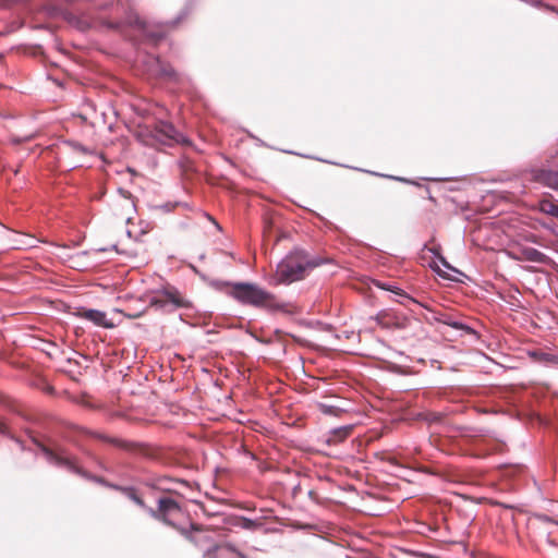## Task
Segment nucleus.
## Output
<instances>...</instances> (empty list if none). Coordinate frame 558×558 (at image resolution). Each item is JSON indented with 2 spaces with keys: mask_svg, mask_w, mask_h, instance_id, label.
<instances>
[{
  "mask_svg": "<svg viewBox=\"0 0 558 558\" xmlns=\"http://www.w3.org/2000/svg\"><path fill=\"white\" fill-rule=\"evenodd\" d=\"M99 438L101 440H105L118 448H121L125 451H135L137 450L140 447H141V444L138 442H134V441H130V440H125V439H121V438H113V437H109V436H99Z\"/></svg>",
  "mask_w": 558,
  "mask_h": 558,
  "instance_id": "obj_14",
  "label": "nucleus"
},
{
  "mask_svg": "<svg viewBox=\"0 0 558 558\" xmlns=\"http://www.w3.org/2000/svg\"><path fill=\"white\" fill-rule=\"evenodd\" d=\"M12 239H10V248L13 250H29L36 247L41 240L36 239L29 234L14 233L11 232Z\"/></svg>",
  "mask_w": 558,
  "mask_h": 558,
  "instance_id": "obj_10",
  "label": "nucleus"
},
{
  "mask_svg": "<svg viewBox=\"0 0 558 558\" xmlns=\"http://www.w3.org/2000/svg\"><path fill=\"white\" fill-rule=\"evenodd\" d=\"M432 269L440 277L442 278H447L446 277V274L444 271L440 270V268L438 266H433L430 265Z\"/></svg>",
  "mask_w": 558,
  "mask_h": 558,
  "instance_id": "obj_30",
  "label": "nucleus"
},
{
  "mask_svg": "<svg viewBox=\"0 0 558 558\" xmlns=\"http://www.w3.org/2000/svg\"><path fill=\"white\" fill-rule=\"evenodd\" d=\"M521 253H522L524 260H527V262L544 264L548 259L546 254H544L543 252H541L534 247H523Z\"/></svg>",
  "mask_w": 558,
  "mask_h": 558,
  "instance_id": "obj_16",
  "label": "nucleus"
},
{
  "mask_svg": "<svg viewBox=\"0 0 558 558\" xmlns=\"http://www.w3.org/2000/svg\"><path fill=\"white\" fill-rule=\"evenodd\" d=\"M424 250L432 253L437 259H439L440 254V247H428L427 245H424Z\"/></svg>",
  "mask_w": 558,
  "mask_h": 558,
  "instance_id": "obj_27",
  "label": "nucleus"
},
{
  "mask_svg": "<svg viewBox=\"0 0 558 558\" xmlns=\"http://www.w3.org/2000/svg\"><path fill=\"white\" fill-rule=\"evenodd\" d=\"M110 488L121 492L126 498L131 499L138 507L147 511L149 507L146 506L144 500L138 496L137 490L132 486H120V485H110Z\"/></svg>",
  "mask_w": 558,
  "mask_h": 558,
  "instance_id": "obj_12",
  "label": "nucleus"
},
{
  "mask_svg": "<svg viewBox=\"0 0 558 558\" xmlns=\"http://www.w3.org/2000/svg\"><path fill=\"white\" fill-rule=\"evenodd\" d=\"M181 508L174 499L163 497L158 499V509L155 510L149 507V509H147V513L151 518L159 520L165 524L172 525V522L168 519V515L173 512H179Z\"/></svg>",
  "mask_w": 558,
  "mask_h": 558,
  "instance_id": "obj_8",
  "label": "nucleus"
},
{
  "mask_svg": "<svg viewBox=\"0 0 558 558\" xmlns=\"http://www.w3.org/2000/svg\"><path fill=\"white\" fill-rule=\"evenodd\" d=\"M531 356L542 362H549L554 360V356L551 354L545 352H531Z\"/></svg>",
  "mask_w": 558,
  "mask_h": 558,
  "instance_id": "obj_24",
  "label": "nucleus"
},
{
  "mask_svg": "<svg viewBox=\"0 0 558 558\" xmlns=\"http://www.w3.org/2000/svg\"><path fill=\"white\" fill-rule=\"evenodd\" d=\"M33 441L38 447V449L43 452L46 460L50 464L56 465V466L65 468L72 473H75L86 480L99 483L104 486L110 487V485H112L111 483H108L105 478L97 476V475H93V474L88 473L87 471L76 466L74 461L65 454L64 449L58 448V449L53 450L36 439H33Z\"/></svg>",
  "mask_w": 558,
  "mask_h": 558,
  "instance_id": "obj_3",
  "label": "nucleus"
},
{
  "mask_svg": "<svg viewBox=\"0 0 558 558\" xmlns=\"http://www.w3.org/2000/svg\"><path fill=\"white\" fill-rule=\"evenodd\" d=\"M183 19V14H180L175 20H172V21H169V22H166L165 25L166 26H171V27H174L175 25L179 24V22Z\"/></svg>",
  "mask_w": 558,
  "mask_h": 558,
  "instance_id": "obj_28",
  "label": "nucleus"
},
{
  "mask_svg": "<svg viewBox=\"0 0 558 558\" xmlns=\"http://www.w3.org/2000/svg\"><path fill=\"white\" fill-rule=\"evenodd\" d=\"M126 23L134 25L137 28L143 41L147 44L157 45L165 38L166 34L163 25H158L156 29H153L148 23H146L135 13L128 14Z\"/></svg>",
  "mask_w": 558,
  "mask_h": 558,
  "instance_id": "obj_6",
  "label": "nucleus"
},
{
  "mask_svg": "<svg viewBox=\"0 0 558 558\" xmlns=\"http://www.w3.org/2000/svg\"><path fill=\"white\" fill-rule=\"evenodd\" d=\"M355 169L359 170V168H355ZM360 171H365V172H368V173L374 174V175L384 177V178L392 179V180H396V181L418 185V183H416L414 181H410V180H408L405 178H401V177L387 175V174H381V173H377V172H373V171H366V170H363V169H360Z\"/></svg>",
  "mask_w": 558,
  "mask_h": 558,
  "instance_id": "obj_21",
  "label": "nucleus"
},
{
  "mask_svg": "<svg viewBox=\"0 0 558 558\" xmlns=\"http://www.w3.org/2000/svg\"><path fill=\"white\" fill-rule=\"evenodd\" d=\"M82 316L89 322H93L96 326L112 327V324H108L105 312L94 308L83 310Z\"/></svg>",
  "mask_w": 558,
  "mask_h": 558,
  "instance_id": "obj_13",
  "label": "nucleus"
},
{
  "mask_svg": "<svg viewBox=\"0 0 558 558\" xmlns=\"http://www.w3.org/2000/svg\"><path fill=\"white\" fill-rule=\"evenodd\" d=\"M539 179L545 185L558 192V171L543 170Z\"/></svg>",
  "mask_w": 558,
  "mask_h": 558,
  "instance_id": "obj_17",
  "label": "nucleus"
},
{
  "mask_svg": "<svg viewBox=\"0 0 558 558\" xmlns=\"http://www.w3.org/2000/svg\"><path fill=\"white\" fill-rule=\"evenodd\" d=\"M379 287H380L381 289H384V290L393 291V290L391 289V287H390V286H388V284H381V286H379Z\"/></svg>",
  "mask_w": 558,
  "mask_h": 558,
  "instance_id": "obj_32",
  "label": "nucleus"
},
{
  "mask_svg": "<svg viewBox=\"0 0 558 558\" xmlns=\"http://www.w3.org/2000/svg\"><path fill=\"white\" fill-rule=\"evenodd\" d=\"M145 63L148 65V71L158 77H165L170 81H178L179 76L174 69L158 56L147 54Z\"/></svg>",
  "mask_w": 558,
  "mask_h": 558,
  "instance_id": "obj_7",
  "label": "nucleus"
},
{
  "mask_svg": "<svg viewBox=\"0 0 558 558\" xmlns=\"http://www.w3.org/2000/svg\"><path fill=\"white\" fill-rule=\"evenodd\" d=\"M538 209L541 213L553 216L558 219V205L549 199H542L538 203Z\"/></svg>",
  "mask_w": 558,
  "mask_h": 558,
  "instance_id": "obj_19",
  "label": "nucleus"
},
{
  "mask_svg": "<svg viewBox=\"0 0 558 558\" xmlns=\"http://www.w3.org/2000/svg\"><path fill=\"white\" fill-rule=\"evenodd\" d=\"M148 140L145 142L147 145L161 144L165 146H172L174 144H184L189 141L180 133L173 124L167 121H157L150 130H147Z\"/></svg>",
  "mask_w": 558,
  "mask_h": 558,
  "instance_id": "obj_4",
  "label": "nucleus"
},
{
  "mask_svg": "<svg viewBox=\"0 0 558 558\" xmlns=\"http://www.w3.org/2000/svg\"><path fill=\"white\" fill-rule=\"evenodd\" d=\"M110 27H118V24H110Z\"/></svg>",
  "mask_w": 558,
  "mask_h": 558,
  "instance_id": "obj_36",
  "label": "nucleus"
},
{
  "mask_svg": "<svg viewBox=\"0 0 558 558\" xmlns=\"http://www.w3.org/2000/svg\"><path fill=\"white\" fill-rule=\"evenodd\" d=\"M66 145H69L74 151H78L84 155L90 153V150L87 147H85L84 145H82L81 143H78L76 141H68Z\"/></svg>",
  "mask_w": 558,
  "mask_h": 558,
  "instance_id": "obj_23",
  "label": "nucleus"
},
{
  "mask_svg": "<svg viewBox=\"0 0 558 558\" xmlns=\"http://www.w3.org/2000/svg\"><path fill=\"white\" fill-rule=\"evenodd\" d=\"M430 315L426 316L425 319L427 323L432 324L434 322L441 323L447 325L456 330L463 331L468 335L476 336V331L469 325L454 319L451 315L445 313H436L435 311H429Z\"/></svg>",
  "mask_w": 558,
  "mask_h": 558,
  "instance_id": "obj_9",
  "label": "nucleus"
},
{
  "mask_svg": "<svg viewBox=\"0 0 558 558\" xmlns=\"http://www.w3.org/2000/svg\"><path fill=\"white\" fill-rule=\"evenodd\" d=\"M174 484L185 485L186 482L184 480H175L169 476H159L153 480H149L146 485L153 489H158L161 492L172 493L174 490Z\"/></svg>",
  "mask_w": 558,
  "mask_h": 558,
  "instance_id": "obj_11",
  "label": "nucleus"
},
{
  "mask_svg": "<svg viewBox=\"0 0 558 558\" xmlns=\"http://www.w3.org/2000/svg\"><path fill=\"white\" fill-rule=\"evenodd\" d=\"M65 1H66V2H69V3H73V2H75L76 0H65Z\"/></svg>",
  "mask_w": 558,
  "mask_h": 558,
  "instance_id": "obj_35",
  "label": "nucleus"
},
{
  "mask_svg": "<svg viewBox=\"0 0 558 558\" xmlns=\"http://www.w3.org/2000/svg\"><path fill=\"white\" fill-rule=\"evenodd\" d=\"M99 11H113L117 14L125 13V9L120 0H110L100 4H97Z\"/></svg>",
  "mask_w": 558,
  "mask_h": 558,
  "instance_id": "obj_18",
  "label": "nucleus"
},
{
  "mask_svg": "<svg viewBox=\"0 0 558 558\" xmlns=\"http://www.w3.org/2000/svg\"><path fill=\"white\" fill-rule=\"evenodd\" d=\"M239 558H247L242 551H236Z\"/></svg>",
  "mask_w": 558,
  "mask_h": 558,
  "instance_id": "obj_33",
  "label": "nucleus"
},
{
  "mask_svg": "<svg viewBox=\"0 0 558 558\" xmlns=\"http://www.w3.org/2000/svg\"><path fill=\"white\" fill-rule=\"evenodd\" d=\"M318 409L322 413L326 415H337L339 409L335 405L318 403Z\"/></svg>",
  "mask_w": 558,
  "mask_h": 558,
  "instance_id": "obj_22",
  "label": "nucleus"
},
{
  "mask_svg": "<svg viewBox=\"0 0 558 558\" xmlns=\"http://www.w3.org/2000/svg\"><path fill=\"white\" fill-rule=\"evenodd\" d=\"M377 323H378L379 325H381L383 327H385V328H388V327H389V324L385 320V317H380V316H378V317H377Z\"/></svg>",
  "mask_w": 558,
  "mask_h": 558,
  "instance_id": "obj_31",
  "label": "nucleus"
},
{
  "mask_svg": "<svg viewBox=\"0 0 558 558\" xmlns=\"http://www.w3.org/2000/svg\"><path fill=\"white\" fill-rule=\"evenodd\" d=\"M210 286L218 291L225 292L243 305L269 310H282L283 307L274 294L255 283L211 280Z\"/></svg>",
  "mask_w": 558,
  "mask_h": 558,
  "instance_id": "obj_1",
  "label": "nucleus"
},
{
  "mask_svg": "<svg viewBox=\"0 0 558 558\" xmlns=\"http://www.w3.org/2000/svg\"><path fill=\"white\" fill-rule=\"evenodd\" d=\"M333 433H335V435H339L340 437H345L349 433V427H342V428L336 429Z\"/></svg>",
  "mask_w": 558,
  "mask_h": 558,
  "instance_id": "obj_29",
  "label": "nucleus"
},
{
  "mask_svg": "<svg viewBox=\"0 0 558 558\" xmlns=\"http://www.w3.org/2000/svg\"><path fill=\"white\" fill-rule=\"evenodd\" d=\"M227 550L236 555V547L233 544L227 543L222 546L214 545L205 550L204 558H221L222 551Z\"/></svg>",
  "mask_w": 558,
  "mask_h": 558,
  "instance_id": "obj_15",
  "label": "nucleus"
},
{
  "mask_svg": "<svg viewBox=\"0 0 558 558\" xmlns=\"http://www.w3.org/2000/svg\"><path fill=\"white\" fill-rule=\"evenodd\" d=\"M328 258L318 256L311 257L303 250H295L289 253L280 263H278L275 275L276 284H290L304 278L307 269L316 268L323 264L329 263Z\"/></svg>",
  "mask_w": 558,
  "mask_h": 558,
  "instance_id": "obj_2",
  "label": "nucleus"
},
{
  "mask_svg": "<svg viewBox=\"0 0 558 558\" xmlns=\"http://www.w3.org/2000/svg\"><path fill=\"white\" fill-rule=\"evenodd\" d=\"M13 142H14V143H16V144H19V143H21V142H22V140H20V138H14V140H13Z\"/></svg>",
  "mask_w": 558,
  "mask_h": 558,
  "instance_id": "obj_34",
  "label": "nucleus"
},
{
  "mask_svg": "<svg viewBox=\"0 0 558 558\" xmlns=\"http://www.w3.org/2000/svg\"><path fill=\"white\" fill-rule=\"evenodd\" d=\"M64 19L72 25H74L76 28L81 29V31H85L86 28H88L89 24L87 21L85 20H82L80 17H77L75 14L71 13V12H65L64 13Z\"/></svg>",
  "mask_w": 558,
  "mask_h": 558,
  "instance_id": "obj_20",
  "label": "nucleus"
},
{
  "mask_svg": "<svg viewBox=\"0 0 558 558\" xmlns=\"http://www.w3.org/2000/svg\"><path fill=\"white\" fill-rule=\"evenodd\" d=\"M0 434L3 435V436L9 437L11 439H13L16 444H19L21 446L22 449H24V447L22 445V441L19 438L13 437L10 434V432H9L8 427L5 426V424L2 423V422H0Z\"/></svg>",
  "mask_w": 558,
  "mask_h": 558,
  "instance_id": "obj_25",
  "label": "nucleus"
},
{
  "mask_svg": "<svg viewBox=\"0 0 558 558\" xmlns=\"http://www.w3.org/2000/svg\"><path fill=\"white\" fill-rule=\"evenodd\" d=\"M438 262H439V263H440L445 268H447V269H449V270H452V271H454V272H457V274H459V275H461V276H464V274H463V272H461L460 270H458L457 268H454L453 266H451L442 255H439V259H438Z\"/></svg>",
  "mask_w": 558,
  "mask_h": 558,
  "instance_id": "obj_26",
  "label": "nucleus"
},
{
  "mask_svg": "<svg viewBox=\"0 0 558 558\" xmlns=\"http://www.w3.org/2000/svg\"><path fill=\"white\" fill-rule=\"evenodd\" d=\"M150 306L165 313H170L180 307H189L190 302L186 301L174 287L163 288L150 298Z\"/></svg>",
  "mask_w": 558,
  "mask_h": 558,
  "instance_id": "obj_5",
  "label": "nucleus"
}]
</instances>
